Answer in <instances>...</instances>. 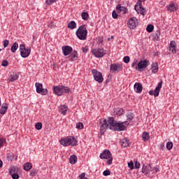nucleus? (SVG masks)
I'll return each mask as SVG.
<instances>
[{"mask_svg": "<svg viewBox=\"0 0 179 179\" xmlns=\"http://www.w3.org/2000/svg\"><path fill=\"white\" fill-rule=\"evenodd\" d=\"M108 122L110 124L112 129L117 131L118 132H121V131H127V127L129 125L128 122H117L113 117L108 118Z\"/></svg>", "mask_w": 179, "mask_h": 179, "instance_id": "1", "label": "nucleus"}, {"mask_svg": "<svg viewBox=\"0 0 179 179\" xmlns=\"http://www.w3.org/2000/svg\"><path fill=\"white\" fill-rule=\"evenodd\" d=\"M157 172H159V169L157 167H152L150 164L146 166L143 164V166L142 173H144L147 177H153V174Z\"/></svg>", "mask_w": 179, "mask_h": 179, "instance_id": "2", "label": "nucleus"}, {"mask_svg": "<svg viewBox=\"0 0 179 179\" xmlns=\"http://www.w3.org/2000/svg\"><path fill=\"white\" fill-rule=\"evenodd\" d=\"M53 93L56 94V96H64L65 93H71V89L68 87H65L63 85H58L53 87Z\"/></svg>", "mask_w": 179, "mask_h": 179, "instance_id": "3", "label": "nucleus"}, {"mask_svg": "<svg viewBox=\"0 0 179 179\" xmlns=\"http://www.w3.org/2000/svg\"><path fill=\"white\" fill-rule=\"evenodd\" d=\"M76 34L79 40H86L87 38V29L86 26L83 24L78 27L76 31Z\"/></svg>", "mask_w": 179, "mask_h": 179, "instance_id": "4", "label": "nucleus"}, {"mask_svg": "<svg viewBox=\"0 0 179 179\" xmlns=\"http://www.w3.org/2000/svg\"><path fill=\"white\" fill-rule=\"evenodd\" d=\"M76 143L78 141L74 136H69L60 141V144L62 146H76Z\"/></svg>", "mask_w": 179, "mask_h": 179, "instance_id": "5", "label": "nucleus"}, {"mask_svg": "<svg viewBox=\"0 0 179 179\" xmlns=\"http://www.w3.org/2000/svg\"><path fill=\"white\" fill-rule=\"evenodd\" d=\"M20 55L22 58H27L31 52V48L28 47L26 48L24 44L20 45Z\"/></svg>", "mask_w": 179, "mask_h": 179, "instance_id": "6", "label": "nucleus"}, {"mask_svg": "<svg viewBox=\"0 0 179 179\" xmlns=\"http://www.w3.org/2000/svg\"><path fill=\"white\" fill-rule=\"evenodd\" d=\"M99 157L100 159H107V164L108 166L113 164V156L108 150H105L102 153H101Z\"/></svg>", "mask_w": 179, "mask_h": 179, "instance_id": "7", "label": "nucleus"}, {"mask_svg": "<svg viewBox=\"0 0 179 179\" xmlns=\"http://www.w3.org/2000/svg\"><path fill=\"white\" fill-rule=\"evenodd\" d=\"M99 125H100L101 134H104V132H106V130L108 129H113V128H111V124H110V123L108 122V120H106V119L100 120Z\"/></svg>", "mask_w": 179, "mask_h": 179, "instance_id": "8", "label": "nucleus"}, {"mask_svg": "<svg viewBox=\"0 0 179 179\" xmlns=\"http://www.w3.org/2000/svg\"><path fill=\"white\" fill-rule=\"evenodd\" d=\"M91 72L96 82H98V83H103L104 78H103V75L100 73V71H98L96 69H92Z\"/></svg>", "mask_w": 179, "mask_h": 179, "instance_id": "9", "label": "nucleus"}, {"mask_svg": "<svg viewBox=\"0 0 179 179\" xmlns=\"http://www.w3.org/2000/svg\"><path fill=\"white\" fill-rule=\"evenodd\" d=\"M36 93L45 96L48 93V90L43 88V84L40 83H36Z\"/></svg>", "mask_w": 179, "mask_h": 179, "instance_id": "10", "label": "nucleus"}, {"mask_svg": "<svg viewBox=\"0 0 179 179\" xmlns=\"http://www.w3.org/2000/svg\"><path fill=\"white\" fill-rule=\"evenodd\" d=\"M92 53L96 58H103V57H104L106 54V52H104V49L103 48H97V49H93L92 50Z\"/></svg>", "mask_w": 179, "mask_h": 179, "instance_id": "11", "label": "nucleus"}, {"mask_svg": "<svg viewBox=\"0 0 179 179\" xmlns=\"http://www.w3.org/2000/svg\"><path fill=\"white\" fill-rule=\"evenodd\" d=\"M163 86V81H160L155 90H150L149 91V94L150 96H154V97H157L159 96V94L160 93V88Z\"/></svg>", "mask_w": 179, "mask_h": 179, "instance_id": "12", "label": "nucleus"}, {"mask_svg": "<svg viewBox=\"0 0 179 179\" xmlns=\"http://www.w3.org/2000/svg\"><path fill=\"white\" fill-rule=\"evenodd\" d=\"M148 66H149V61L142 60L137 64V67L136 68V69L138 71H141L143 69H146Z\"/></svg>", "mask_w": 179, "mask_h": 179, "instance_id": "13", "label": "nucleus"}, {"mask_svg": "<svg viewBox=\"0 0 179 179\" xmlns=\"http://www.w3.org/2000/svg\"><path fill=\"white\" fill-rule=\"evenodd\" d=\"M138 24V19H136V17H131L127 23L128 27L132 29H136Z\"/></svg>", "mask_w": 179, "mask_h": 179, "instance_id": "14", "label": "nucleus"}, {"mask_svg": "<svg viewBox=\"0 0 179 179\" xmlns=\"http://www.w3.org/2000/svg\"><path fill=\"white\" fill-rule=\"evenodd\" d=\"M110 72L114 73V72H121L122 71V65L120 64H113L110 66Z\"/></svg>", "mask_w": 179, "mask_h": 179, "instance_id": "15", "label": "nucleus"}, {"mask_svg": "<svg viewBox=\"0 0 179 179\" xmlns=\"http://www.w3.org/2000/svg\"><path fill=\"white\" fill-rule=\"evenodd\" d=\"M62 51L64 57H68L73 51V49L71 46L64 45L62 47Z\"/></svg>", "mask_w": 179, "mask_h": 179, "instance_id": "16", "label": "nucleus"}, {"mask_svg": "<svg viewBox=\"0 0 179 179\" xmlns=\"http://www.w3.org/2000/svg\"><path fill=\"white\" fill-rule=\"evenodd\" d=\"M78 52L76 50H73L72 52H71L68 57L69 61H78Z\"/></svg>", "mask_w": 179, "mask_h": 179, "instance_id": "17", "label": "nucleus"}, {"mask_svg": "<svg viewBox=\"0 0 179 179\" xmlns=\"http://www.w3.org/2000/svg\"><path fill=\"white\" fill-rule=\"evenodd\" d=\"M176 48H177L176 41H171L169 44V50L171 52L172 54H176L177 52Z\"/></svg>", "mask_w": 179, "mask_h": 179, "instance_id": "18", "label": "nucleus"}, {"mask_svg": "<svg viewBox=\"0 0 179 179\" xmlns=\"http://www.w3.org/2000/svg\"><path fill=\"white\" fill-rule=\"evenodd\" d=\"M134 88L136 93H142V90H143V87L141 83H136Z\"/></svg>", "mask_w": 179, "mask_h": 179, "instance_id": "19", "label": "nucleus"}, {"mask_svg": "<svg viewBox=\"0 0 179 179\" xmlns=\"http://www.w3.org/2000/svg\"><path fill=\"white\" fill-rule=\"evenodd\" d=\"M166 9L170 12H176V10H178V6L174 5V3H171L166 6Z\"/></svg>", "mask_w": 179, "mask_h": 179, "instance_id": "20", "label": "nucleus"}, {"mask_svg": "<svg viewBox=\"0 0 179 179\" xmlns=\"http://www.w3.org/2000/svg\"><path fill=\"white\" fill-rule=\"evenodd\" d=\"M129 140H128V138H122L120 141V145L122 148H128V146H129Z\"/></svg>", "mask_w": 179, "mask_h": 179, "instance_id": "21", "label": "nucleus"}, {"mask_svg": "<svg viewBox=\"0 0 179 179\" xmlns=\"http://www.w3.org/2000/svg\"><path fill=\"white\" fill-rule=\"evenodd\" d=\"M19 79V75H17V73H12L10 75V82H15V80H17Z\"/></svg>", "mask_w": 179, "mask_h": 179, "instance_id": "22", "label": "nucleus"}, {"mask_svg": "<svg viewBox=\"0 0 179 179\" xmlns=\"http://www.w3.org/2000/svg\"><path fill=\"white\" fill-rule=\"evenodd\" d=\"M116 10H117V12H123V13H127V9L126 7L122 6L121 4H117L116 6Z\"/></svg>", "mask_w": 179, "mask_h": 179, "instance_id": "23", "label": "nucleus"}, {"mask_svg": "<svg viewBox=\"0 0 179 179\" xmlns=\"http://www.w3.org/2000/svg\"><path fill=\"white\" fill-rule=\"evenodd\" d=\"M151 69L152 73H157V71H159V65L157 63H153L151 66Z\"/></svg>", "mask_w": 179, "mask_h": 179, "instance_id": "24", "label": "nucleus"}, {"mask_svg": "<svg viewBox=\"0 0 179 179\" xmlns=\"http://www.w3.org/2000/svg\"><path fill=\"white\" fill-rule=\"evenodd\" d=\"M6 111H8V105L6 103H4L0 108V114L1 115H4V114L6 113Z\"/></svg>", "mask_w": 179, "mask_h": 179, "instance_id": "25", "label": "nucleus"}, {"mask_svg": "<svg viewBox=\"0 0 179 179\" xmlns=\"http://www.w3.org/2000/svg\"><path fill=\"white\" fill-rule=\"evenodd\" d=\"M77 162H78V157H76V155H73L70 157L69 163L71 164H76V163H77Z\"/></svg>", "mask_w": 179, "mask_h": 179, "instance_id": "26", "label": "nucleus"}, {"mask_svg": "<svg viewBox=\"0 0 179 179\" xmlns=\"http://www.w3.org/2000/svg\"><path fill=\"white\" fill-rule=\"evenodd\" d=\"M68 29H71V30H73V29H76V22L75 21H71L67 26Z\"/></svg>", "mask_w": 179, "mask_h": 179, "instance_id": "27", "label": "nucleus"}, {"mask_svg": "<svg viewBox=\"0 0 179 179\" xmlns=\"http://www.w3.org/2000/svg\"><path fill=\"white\" fill-rule=\"evenodd\" d=\"M150 136H149V133L148 132H143V135H142V138H143V141H149Z\"/></svg>", "mask_w": 179, "mask_h": 179, "instance_id": "28", "label": "nucleus"}, {"mask_svg": "<svg viewBox=\"0 0 179 179\" xmlns=\"http://www.w3.org/2000/svg\"><path fill=\"white\" fill-rule=\"evenodd\" d=\"M31 164L29 162L24 164V170H25V171H30V170H31Z\"/></svg>", "mask_w": 179, "mask_h": 179, "instance_id": "29", "label": "nucleus"}, {"mask_svg": "<svg viewBox=\"0 0 179 179\" xmlns=\"http://www.w3.org/2000/svg\"><path fill=\"white\" fill-rule=\"evenodd\" d=\"M19 48V44L17 43H14L11 47L12 52H16V50Z\"/></svg>", "mask_w": 179, "mask_h": 179, "instance_id": "30", "label": "nucleus"}, {"mask_svg": "<svg viewBox=\"0 0 179 179\" xmlns=\"http://www.w3.org/2000/svg\"><path fill=\"white\" fill-rule=\"evenodd\" d=\"M66 111H68V107L65 105L62 106L60 109V113L63 114V115H65V114H66Z\"/></svg>", "mask_w": 179, "mask_h": 179, "instance_id": "31", "label": "nucleus"}, {"mask_svg": "<svg viewBox=\"0 0 179 179\" xmlns=\"http://www.w3.org/2000/svg\"><path fill=\"white\" fill-rule=\"evenodd\" d=\"M141 7H142V0H138L136 5L134 6V9L136 10V12H138V9H139Z\"/></svg>", "mask_w": 179, "mask_h": 179, "instance_id": "32", "label": "nucleus"}, {"mask_svg": "<svg viewBox=\"0 0 179 179\" xmlns=\"http://www.w3.org/2000/svg\"><path fill=\"white\" fill-rule=\"evenodd\" d=\"M81 17L83 20H88L89 19V13L86 12H83L81 14Z\"/></svg>", "mask_w": 179, "mask_h": 179, "instance_id": "33", "label": "nucleus"}, {"mask_svg": "<svg viewBox=\"0 0 179 179\" xmlns=\"http://www.w3.org/2000/svg\"><path fill=\"white\" fill-rule=\"evenodd\" d=\"M114 114H115V115H121L122 114H124V110L122 108H117L115 110V111L114 112Z\"/></svg>", "mask_w": 179, "mask_h": 179, "instance_id": "34", "label": "nucleus"}, {"mask_svg": "<svg viewBox=\"0 0 179 179\" xmlns=\"http://www.w3.org/2000/svg\"><path fill=\"white\" fill-rule=\"evenodd\" d=\"M138 13H141V15H143V16H145V13H146V10H145V8L143 7H141L138 8Z\"/></svg>", "mask_w": 179, "mask_h": 179, "instance_id": "35", "label": "nucleus"}, {"mask_svg": "<svg viewBox=\"0 0 179 179\" xmlns=\"http://www.w3.org/2000/svg\"><path fill=\"white\" fill-rule=\"evenodd\" d=\"M153 29H155V27L152 24H148L146 27V31L148 33H152V31H153Z\"/></svg>", "mask_w": 179, "mask_h": 179, "instance_id": "36", "label": "nucleus"}, {"mask_svg": "<svg viewBox=\"0 0 179 179\" xmlns=\"http://www.w3.org/2000/svg\"><path fill=\"white\" fill-rule=\"evenodd\" d=\"M127 121L126 122L128 123V121H132L134 120V113H129L127 115Z\"/></svg>", "mask_w": 179, "mask_h": 179, "instance_id": "37", "label": "nucleus"}, {"mask_svg": "<svg viewBox=\"0 0 179 179\" xmlns=\"http://www.w3.org/2000/svg\"><path fill=\"white\" fill-rule=\"evenodd\" d=\"M166 149H168V150L173 149V142L169 141L166 143Z\"/></svg>", "mask_w": 179, "mask_h": 179, "instance_id": "38", "label": "nucleus"}, {"mask_svg": "<svg viewBox=\"0 0 179 179\" xmlns=\"http://www.w3.org/2000/svg\"><path fill=\"white\" fill-rule=\"evenodd\" d=\"M154 38L157 41L160 38V31H157L156 33L154 34Z\"/></svg>", "mask_w": 179, "mask_h": 179, "instance_id": "39", "label": "nucleus"}, {"mask_svg": "<svg viewBox=\"0 0 179 179\" xmlns=\"http://www.w3.org/2000/svg\"><path fill=\"white\" fill-rule=\"evenodd\" d=\"M37 173H38V171L37 169H32L30 173L31 177H35Z\"/></svg>", "mask_w": 179, "mask_h": 179, "instance_id": "40", "label": "nucleus"}, {"mask_svg": "<svg viewBox=\"0 0 179 179\" xmlns=\"http://www.w3.org/2000/svg\"><path fill=\"white\" fill-rule=\"evenodd\" d=\"M36 129L40 130L43 128V123L37 122L35 125Z\"/></svg>", "mask_w": 179, "mask_h": 179, "instance_id": "41", "label": "nucleus"}, {"mask_svg": "<svg viewBox=\"0 0 179 179\" xmlns=\"http://www.w3.org/2000/svg\"><path fill=\"white\" fill-rule=\"evenodd\" d=\"M5 143H6V139L5 138H0V148H3V145H5Z\"/></svg>", "mask_w": 179, "mask_h": 179, "instance_id": "42", "label": "nucleus"}, {"mask_svg": "<svg viewBox=\"0 0 179 179\" xmlns=\"http://www.w3.org/2000/svg\"><path fill=\"white\" fill-rule=\"evenodd\" d=\"M83 127H84L83 123H82V122L77 123V124H76L77 129H83Z\"/></svg>", "mask_w": 179, "mask_h": 179, "instance_id": "43", "label": "nucleus"}, {"mask_svg": "<svg viewBox=\"0 0 179 179\" xmlns=\"http://www.w3.org/2000/svg\"><path fill=\"white\" fill-rule=\"evenodd\" d=\"M8 65H9V62H8V60L4 59L2 61L1 66H8Z\"/></svg>", "mask_w": 179, "mask_h": 179, "instance_id": "44", "label": "nucleus"}, {"mask_svg": "<svg viewBox=\"0 0 179 179\" xmlns=\"http://www.w3.org/2000/svg\"><path fill=\"white\" fill-rule=\"evenodd\" d=\"M12 174H16V169L15 167L11 168L9 171V175L12 176Z\"/></svg>", "mask_w": 179, "mask_h": 179, "instance_id": "45", "label": "nucleus"}, {"mask_svg": "<svg viewBox=\"0 0 179 179\" xmlns=\"http://www.w3.org/2000/svg\"><path fill=\"white\" fill-rule=\"evenodd\" d=\"M130 58H129V56H125L124 58H123V61L125 64H129V61H130Z\"/></svg>", "mask_w": 179, "mask_h": 179, "instance_id": "46", "label": "nucleus"}, {"mask_svg": "<svg viewBox=\"0 0 179 179\" xmlns=\"http://www.w3.org/2000/svg\"><path fill=\"white\" fill-rule=\"evenodd\" d=\"M128 166L131 170H134L135 167L134 166V162L131 161L130 162L128 163Z\"/></svg>", "mask_w": 179, "mask_h": 179, "instance_id": "47", "label": "nucleus"}, {"mask_svg": "<svg viewBox=\"0 0 179 179\" xmlns=\"http://www.w3.org/2000/svg\"><path fill=\"white\" fill-rule=\"evenodd\" d=\"M112 17H113V19H117L118 17V14H117V12H115V10L113 11Z\"/></svg>", "mask_w": 179, "mask_h": 179, "instance_id": "48", "label": "nucleus"}, {"mask_svg": "<svg viewBox=\"0 0 179 179\" xmlns=\"http://www.w3.org/2000/svg\"><path fill=\"white\" fill-rule=\"evenodd\" d=\"M3 45L4 47V48H6L7 45H9V41L8 40H4L3 43Z\"/></svg>", "mask_w": 179, "mask_h": 179, "instance_id": "49", "label": "nucleus"}, {"mask_svg": "<svg viewBox=\"0 0 179 179\" xmlns=\"http://www.w3.org/2000/svg\"><path fill=\"white\" fill-rule=\"evenodd\" d=\"M103 174L105 176V177H107V176H110V174H111V172H110L109 170H105Z\"/></svg>", "mask_w": 179, "mask_h": 179, "instance_id": "50", "label": "nucleus"}, {"mask_svg": "<svg viewBox=\"0 0 179 179\" xmlns=\"http://www.w3.org/2000/svg\"><path fill=\"white\" fill-rule=\"evenodd\" d=\"M79 178L80 179H89L87 178H86V173H83L79 176Z\"/></svg>", "mask_w": 179, "mask_h": 179, "instance_id": "51", "label": "nucleus"}, {"mask_svg": "<svg viewBox=\"0 0 179 179\" xmlns=\"http://www.w3.org/2000/svg\"><path fill=\"white\" fill-rule=\"evenodd\" d=\"M57 0H46V4L47 5H52L53 2H55Z\"/></svg>", "mask_w": 179, "mask_h": 179, "instance_id": "52", "label": "nucleus"}, {"mask_svg": "<svg viewBox=\"0 0 179 179\" xmlns=\"http://www.w3.org/2000/svg\"><path fill=\"white\" fill-rule=\"evenodd\" d=\"M11 176L13 179H19V174L17 173H13Z\"/></svg>", "mask_w": 179, "mask_h": 179, "instance_id": "53", "label": "nucleus"}, {"mask_svg": "<svg viewBox=\"0 0 179 179\" xmlns=\"http://www.w3.org/2000/svg\"><path fill=\"white\" fill-rule=\"evenodd\" d=\"M135 169H139L141 167V164L138 162H136L134 164Z\"/></svg>", "mask_w": 179, "mask_h": 179, "instance_id": "54", "label": "nucleus"}, {"mask_svg": "<svg viewBox=\"0 0 179 179\" xmlns=\"http://www.w3.org/2000/svg\"><path fill=\"white\" fill-rule=\"evenodd\" d=\"M7 159H8V160L12 161V159H13V156H12V155H10V157L8 156V157H7Z\"/></svg>", "mask_w": 179, "mask_h": 179, "instance_id": "55", "label": "nucleus"}, {"mask_svg": "<svg viewBox=\"0 0 179 179\" xmlns=\"http://www.w3.org/2000/svg\"><path fill=\"white\" fill-rule=\"evenodd\" d=\"M83 51L84 52H87V48H83Z\"/></svg>", "mask_w": 179, "mask_h": 179, "instance_id": "56", "label": "nucleus"}, {"mask_svg": "<svg viewBox=\"0 0 179 179\" xmlns=\"http://www.w3.org/2000/svg\"><path fill=\"white\" fill-rule=\"evenodd\" d=\"M135 65H136V62H134L132 63L131 67L134 68V66H135Z\"/></svg>", "mask_w": 179, "mask_h": 179, "instance_id": "57", "label": "nucleus"}, {"mask_svg": "<svg viewBox=\"0 0 179 179\" xmlns=\"http://www.w3.org/2000/svg\"><path fill=\"white\" fill-rule=\"evenodd\" d=\"M3 164V162H2V160L0 159V169L1 167H2Z\"/></svg>", "mask_w": 179, "mask_h": 179, "instance_id": "58", "label": "nucleus"}, {"mask_svg": "<svg viewBox=\"0 0 179 179\" xmlns=\"http://www.w3.org/2000/svg\"><path fill=\"white\" fill-rule=\"evenodd\" d=\"M111 38H114V36H111Z\"/></svg>", "mask_w": 179, "mask_h": 179, "instance_id": "59", "label": "nucleus"}, {"mask_svg": "<svg viewBox=\"0 0 179 179\" xmlns=\"http://www.w3.org/2000/svg\"><path fill=\"white\" fill-rule=\"evenodd\" d=\"M108 41H110V38H108Z\"/></svg>", "mask_w": 179, "mask_h": 179, "instance_id": "60", "label": "nucleus"}, {"mask_svg": "<svg viewBox=\"0 0 179 179\" xmlns=\"http://www.w3.org/2000/svg\"><path fill=\"white\" fill-rule=\"evenodd\" d=\"M1 51H2V50H1V49H0V52H1Z\"/></svg>", "mask_w": 179, "mask_h": 179, "instance_id": "61", "label": "nucleus"}]
</instances>
